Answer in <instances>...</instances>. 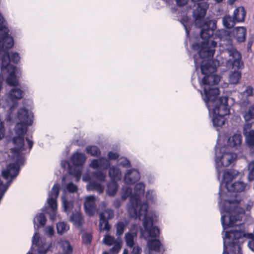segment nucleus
<instances>
[{
  "mask_svg": "<svg viewBox=\"0 0 254 254\" xmlns=\"http://www.w3.org/2000/svg\"><path fill=\"white\" fill-rule=\"evenodd\" d=\"M100 214H104V218H106L107 220L112 219L114 216V212L112 209L108 208Z\"/></svg>",
  "mask_w": 254,
  "mask_h": 254,
  "instance_id": "nucleus-49",
  "label": "nucleus"
},
{
  "mask_svg": "<svg viewBox=\"0 0 254 254\" xmlns=\"http://www.w3.org/2000/svg\"><path fill=\"white\" fill-rule=\"evenodd\" d=\"M251 124H246L244 127L243 133L246 137V142L250 148V153L254 157V129H251Z\"/></svg>",
  "mask_w": 254,
  "mask_h": 254,
  "instance_id": "nucleus-13",
  "label": "nucleus"
},
{
  "mask_svg": "<svg viewBox=\"0 0 254 254\" xmlns=\"http://www.w3.org/2000/svg\"><path fill=\"white\" fill-rule=\"evenodd\" d=\"M228 99L227 97H220L213 102L209 101V106L206 105L212 118L213 125L216 128L224 125L225 122L224 117L230 113ZM216 129L218 130V128Z\"/></svg>",
  "mask_w": 254,
  "mask_h": 254,
  "instance_id": "nucleus-8",
  "label": "nucleus"
},
{
  "mask_svg": "<svg viewBox=\"0 0 254 254\" xmlns=\"http://www.w3.org/2000/svg\"><path fill=\"white\" fill-rule=\"evenodd\" d=\"M17 118L19 122L28 125H31L33 123L34 116L32 112L25 108H21L17 111Z\"/></svg>",
  "mask_w": 254,
  "mask_h": 254,
  "instance_id": "nucleus-14",
  "label": "nucleus"
},
{
  "mask_svg": "<svg viewBox=\"0 0 254 254\" xmlns=\"http://www.w3.org/2000/svg\"><path fill=\"white\" fill-rule=\"evenodd\" d=\"M92 175L97 180L101 182H104L106 178V174L101 170L94 171Z\"/></svg>",
  "mask_w": 254,
  "mask_h": 254,
  "instance_id": "nucleus-40",
  "label": "nucleus"
},
{
  "mask_svg": "<svg viewBox=\"0 0 254 254\" xmlns=\"http://www.w3.org/2000/svg\"><path fill=\"white\" fill-rule=\"evenodd\" d=\"M24 96V92L19 88H14L10 90L9 92L7 94L8 98L13 102V105L10 106L9 108V114H10L12 112L14 107H16L17 104L16 101L21 99Z\"/></svg>",
  "mask_w": 254,
  "mask_h": 254,
  "instance_id": "nucleus-15",
  "label": "nucleus"
},
{
  "mask_svg": "<svg viewBox=\"0 0 254 254\" xmlns=\"http://www.w3.org/2000/svg\"><path fill=\"white\" fill-rule=\"evenodd\" d=\"M195 70L200 67L202 74L204 77L200 82V85L203 88V92L198 90L206 105L209 106V102H213L219 99L218 95L219 90L213 87L220 80V77L214 74L216 71L217 65L220 64L218 60H213L212 58H197V55L193 56Z\"/></svg>",
  "mask_w": 254,
  "mask_h": 254,
  "instance_id": "nucleus-4",
  "label": "nucleus"
},
{
  "mask_svg": "<svg viewBox=\"0 0 254 254\" xmlns=\"http://www.w3.org/2000/svg\"><path fill=\"white\" fill-rule=\"evenodd\" d=\"M209 4L206 2H201L197 4L196 8L193 11V16L195 18V25L201 28L200 35L204 40L201 43H194L191 48L197 51V58H212L215 53V48L217 43L222 47V54L232 57L229 61L233 66L238 67L242 64L241 54L233 46L231 35L226 30L220 29L214 31L216 28V21L215 20L202 19L206 13Z\"/></svg>",
  "mask_w": 254,
  "mask_h": 254,
  "instance_id": "nucleus-1",
  "label": "nucleus"
},
{
  "mask_svg": "<svg viewBox=\"0 0 254 254\" xmlns=\"http://www.w3.org/2000/svg\"><path fill=\"white\" fill-rule=\"evenodd\" d=\"M96 197L93 195L87 196L84 204L86 213L89 216L93 215L96 212Z\"/></svg>",
  "mask_w": 254,
  "mask_h": 254,
  "instance_id": "nucleus-18",
  "label": "nucleus"
},
{
  "mask_svg": "<svg viewBox=\"0 0 254 254\" xmlns=\"http://www.w3.org/2000/svg\"><path fill=\"white\" fill-rule=\"evenodd\" d=\"M237 22L234 17L230 15H225L223 18V24L225 27L230 29L234 26Z\"/></svg>",
  "mask_w": 254,
  "mask_h": 254,
  "instance_id": "nucleus-29",
  "label": "nucleus"
},
{
  "mask_svg": "<svg viewBox=\"0 0 254 254\" xmlns=\"http://www.w3.org/2000/svg\"><path fill=\"white\" fill-rule=\"evenodd\" d=\"M99 227L101 231H109L110 229V226L108 220L104 218V214H100V222Z\"/></svg>",
  "mask_w": 254,
  "mask_h": 254,
  "instance_id": "nucleus-30",
  "label": "nucleus"
},
{
  "mask_svg": "<svg viewBox=\"0 0 254 254\" xmlns=\"http://www.w3.org/2000/svg\"><path fill=\"white\" fill-rule=\"evenodd\" d=\"M9 29L6 22L0 26V57L1 59V70L2 73H7L6 82L10 86H17L18 81L17 76L20 74L16 67L10 64L11 62L17 64L20 60V57L17 52L10 54L8 51L14 44L13 38L8 34Z\"/></svg>",
  "mask_w": 254,
  "mask_h": 254,
  "instance_id": "nucleus-6",
  "label": "nucleus"
},
{
  "mask_svg": "<svg viewBox=\"0 0 254 254\" xmlns=\"http://www.w3.org/2000/svg\"><path fill=\"white\" fill-rule=\"evenodd\" d=\"M45 233L50 237L53 235L54 230L52 227L47 226L45 228Z\"/></svg>",
  "mask_w": 254,
  "mask_h": 254,
  "instance_id": "nucleus-53",
  "label": "nucleus"
},
{
  "mask_svg": "<svg viewBox=\"0 0 254 254\" xmlns=\"http://www.w3.org/2000/svg\"><path fill=\"white\" fill-rule=\"evenodd\" d=\"M61 166L62 168L65 169L66 168H67L68 170L69 168H70L71 167L70 166V164L68 163L67 161L66 160H62L61 161Z\"/></svg>",
  "mask_w": 254,
  "mask_h": 254,
  "instance_id": "nucleus-55",
  "label": "nucleus"
},
{
  "mask_svg": "<svg viewBox=\"0 0 254 254\" xmlns=\"http://www.w3.org/2000/svg\"><path fill=\"white\" fill-rule=\"evenodd\" d=\"M247 186L241 181H238L232 184H227L226 189L228 191V195L231 198L225 199L223 197L221 203L219 201L220 211L221 214V221L223 229L227 226H232L234 221H241L244 217L245 210H249L251 206L246 205L240 196L235 193L242 192L246 189Z\"/></svg>",
  "mask_w": 254,
  "mask_h": 254,
  "instance_id": "nucleus-2",
  "label": "nucleus"
},
{
  "mask_svg": "<svg viewBox=\"0 0 254 254\" xmlns=\"http://www.w3.org/2000/svg\"><path fill=\"white\" fill-rule=\"evenodd\" d=\"M113 205L116 208H118L121 205V201L119 199L115 200L113 202Z\"/></svg>",
  "mask_w": 254,
  "mask_h": 254,
  "instance_id": "nucleus-56",
  "label": "nucleus"
},
{
  "mask_svg": "<svg viewBox=\"0 0 254 254\" xmlns=\"http://www.w3.org/2000/svg\"><path fill=\"white\" fill-rule=\"evenodd\" d=\"M228 145L235 150L241 149L242 136L240 134H234L228 139Z\"/></svg>",
  "mask_w": 254,
  "mask_h": 254,
  "instance_id": "nucleus-20",
  "label": "nucleus"
},
{
  "mask_svg": "<svg viewBox=\"0 0 254 254\" xmlns=\"http://www.w3.org/2000/svg\"><path fill=\"white\" fill-rule=\"evenodd\" d=\"M181 23L183 25L184 28L186 30V35L187 36H189V31H190V22L189 20V18L187 16H183L180 20Z\"/></svg>",
  "mask_w": 254,
  "mask_h": 254,
  "instance_id": "nucleus-36",
  "label": "nucleus"
},
{
  "mask_svg": "<svg viewBox=\"0 0 254 254\" xmlns=\"http://www.w3.org/2000/svg\"><path fill=\"white\" fill-rule=\"evenodd\" d=\"M146 198L147 203H153L156 198V195L153 190H148L146 193Z\"/></svg>",
  "mask_w": 254,
  "mask_h": 254,
  "instance_id": "nucleus-43",
  "label": "nucleus"
},
{
  "mask_svg": "<svg viewBox=\"0 0 254 254\" xmlns=\"http://www.w3.org/2000/svg\"><path fill=\"white\" fill-rule=\"evenodd\" d=\"M252 44H253V42L252 41H249L248 42V43L247 44V49H248V51H249L251 49Z\"/></svg>",
  "mask_w": 254,
  "mask_h": 254,
  "instance_id": "nucleus-59",
  "label": "nucleus"
},
{
  "mask_svg": "<svg viewBox=\"0 0 254 254\" xmlns=\"http://www.w3.org/2000/svg\"><path fill=\"white\" fill-rule=\"evenodd\" d=\"M70 221L73 222L75 226L77 227H80L83 222L81 213L78 211L73 212L70 216Z\"/></svg>",
  "mask_w": 254,
  "mask_h": 254,
  "instance_id": "nucleus-25",
  "label": "nucleus"
},
{
  "mask_svg": "<svg viewBox=\"0 0 254 254\" xmlns=\"http://www.w3.org/2000/svg\"><path fill=\"white\" fill-rule=\"evenodd\" d=\"M137 230H131L125 234V240L127 246L128 248H132L135 245L134 241L137 238Z\"/></svg>",
  "mask_w": 254,
  "mask_h": 254,
  "instance_id": "nucleus-23",
  "label": "nucleus"
},
{
  "mask_svg": "<svg viewBox=\"0 0 254 254\" xmlns=\"http://www.w3.org/2000/svg\"><path fill=\"white\" fill-rule=\"evenodd\" d=\"M29 126L20 122L15 125V132L17 136L12 139L15 147L11 149L12 157L15 162L9 164L6 169L1 171L2 176L6 180H8L9 177L14 178L18 175L20 165H23L25 161L23 154L29 153L32 148V140L28 137L25 140L23 137L27 131V127Z\"/></svg>",
  "mask_w": 254,
  "mask_h": 254,
  "instance_id": "nucleus-5",
  "label": "nucleus"
},
{
  "mask_svg": "<svg viewBox=\"0 0 254 254\" xmlns=\"http://www.w3.org/2000/svg\"><path fill=\"white\" fill-rule=\"evenodd\" d=\"M77 166H74L71 167L68 170V172L70 174L73 175L75 178L76 181H79L80 179L81 173H82V168H77Z\"/></svg>",
  "mask_w": 254,
  "mask_h": 254,
  "instance_id": "nucleus-33",
  "label": "nucleus"
},
{
  "mask_svg": "<svg viewBox=\"0 0 254 254\" xmlns=\"http://www.w3.org/2000/svg\"><path fill=\"white\" fill-rule=\"evenodd\" d=\"M86 152L88 154L92 156H99L101 154L99 148L95 145H88L86 147Z\"/></svg>",
  "mask_w": 254,
  "mask_h": 254,
  "instance_id": "nucleus-32",
  "label": "nucleus"
},
{
  "mask_svg": "<svg viewBox=\"0 0 254 254\" xmlns=\"http://www.w3.org/2000/svg\"><path fill=\"white\" fill-rule=\"evenodd\" d=\"M64 210L65 212H69L73 208V203L71 201H67L64 196L62 197Z\"/></svg>",
  "mask_w": 254,
  "mask_h": 254,
  "instance_id": "nucleus-39",
  "label": "nucleus"
},
{
  "mask_svg": "<svg viewBox=\"0 0 254 254\" xmlns=\"http://www.w3.org/2000/svg\"><path fill=\"white\" fill-rule=\"evenodd\" d=\"M132 192V189L130 187H123L121 190V197L123 200H126Z\"/></svg>",
  "mask_w": 254,
  "mask_h": 254,
  "instance_id": "nucleus-37",
  "label": "nucleus"
},
{
  "mask_svg": "<svg viewBox=\"0 0 254 254\" xmlns=\"http://www.w3.org/2000/svg\"><path fill=\"white\" fill-rule=\"evenodd\" d=\"M237 0H228V2L229 4L232 5Z\"/></svg>",
  "mask_w": 254,
  "mask_h": 254,
  "instance_id": "nucleus-60",
  "label": "nucleus"
},
{
  "mask_svg": "<svg viewBox=\"0 0 254 254\" xmlns=\"http://www.w3.org/2000/svg\"><path fill=\"white\" fill-rule=\"evenodd\" d=\"M117 241L115 240L114 237L106 235L103 240V243L106 245L110 246Z\"/></svg>",
  "mask_w": 254,
  "mask_h": 254,
  "instance_id": "nucleus-42",
  "label": "nucleus"
},
{
  "mask_svg": "<svg viewBox=\"0 0 254 254\" xmlns=\"http://www.w3.org/2000/svg\"><path fill=\"white\" fill-rule=\"evenodd\" d=\"M226 146H222L218 148L215 147V168L217 171V176L219 180L221 173V168L230 165L237 158L236 153L228 152Z\"/></svg>",
  "mask_w": 254,
  "mask_h": 254,
  "instance_id": "nucleus-9",
  "label": "nucleus"
},
{
  "mask_svg": "<svg viewBox=\"0 0 254 254\" xmlns=\"http://www.w3.org/2000/svg\"><path fill=\"white\" fill-rule=\"evenodd\" d=\"M109 175L111 179H112V180H118L121 179V172L120 170L117 167L112 166L109 169Z\"/></svg>",
  "mask_w": 254,
  "mask_h": 254,
  "instance_id": "nucleus-28",
  "label": "nucleus"
},
{
  "mask_svg": "<svg viewBox=\"0 0 254 254\" xmlns=\"http://www.w3.org/2000/svg\"><path fill=\"white\" fill-rule=\"evenodd\" d=\"M6 106H7V104H6V105H2V107H3V108H5Z\"/></svg>",
  "mask_w": 254,
  "mask_h": 254,
  "instance_id": "nucleus-63",
  "label": "nucleus"
},
{
  "mask_svg": "<svg viewBox=\"0 0 254 254\" xmlns=\"http://www.w3.org/2000/svg\"><path fill=\"white\" fill-rule=\"evenodd\" d=\"M62 181H63V182L64 181V177H63Z\"/></svg>",
  "mask_w": 254,
  "mask_h": 254,
  "instance_id": "nucleus-64",
  "label": "nucleus"
},
{
  "mask_svg": "<svg viewBox=\"0 0 254 254\" xmlns=\"http://www.w3.org/2000/svg\"><path fill=\"white\" fill-rule=\"evenodd\" d=\"M248 169L249 171L248 179L249 181L254 180V161L249 164Z\"/></svg>",
  "mask_w": 254,
  "mask_h": 254,
  "instance_id": "nucleus-44",
  "label": "nucleus"
},
{
  "mask_svg": "<svg viewBox=\"0 0 254 254\" xmlns=\"http://www.w3.org/2000/svg\"><path fill=\"white\" fill-rule=\"evenodd\" d=\"M102 254H109V253L107 252H104Z\"/></svg>",
  "mask_w": 254,
  "mask_h": 254,
  "instance_id": "nucleus-62",
  "label": "nucleus"
},
{
  "mask_svg": "<svg viewBox=\"0 0 254 254\" xmlns=\"http://www.w3.org/2000/svg\"><path fill=\"white\" fill-rule=\"evenodd\" d=\"M69 226L64 222H60L57 224V232L60 234H63L69 229Z\"/></svg>",
  "mask_w": 254,
  "mask_h": 254,
  "instance_id": "nucleus-38",
  "label": "nucleus"
},
{
  "mask_svg": "<svg viewBox=\"0 0 254 254\" xmlns=\"http://www.w3.org/2000/svg\"><path fill=\"white\" fill-rule=\"evenodd\" d=\"M216 2H221L223 0H214Z\"/></svg>",
  "mask_w": 254,
  "mask_h": 254,
  "instance_id": "nucleus-61",
  "label": "nucleus"
},
{
  "mask_svg": "<svg viewBox=\"0 0 254 254\" xmlns=\"http://www.w3.org/2000/svg\"><path fill=\"white\" fill-rule=\"evenodd\" d=\"M147 245L150 250L157 252H159L160 251L161 244L158 240L154 239L149 240L147 241Z\"/></svg>",
  "mask_w": 254,
  "mask_h": 254,
  "instance_id": "nucleus-31",
  "label": "nucleus"
},
{
  "mask_svg": "<svg viewBox=\"0 0 254 254\" xmlns=\"http://www.w3.org/2000/svg\"><path fill=\"white\" fill-rule=\"evenodd\" d=\"M118 165L125 168H129L130 167V163L129 161L125 157H121L118 160Z\"/></svg>",
  "mask_w": 254,
  "mask_h": 254,
  "instance_id": "nucleus-48",
  "label": "nucleus"
},
{
  "mask_svg": "<svg viewBox=\"0 0 254 254\" xmlns=\"http://www.w3.org/2000/svg\"><path fill=\"white\" fill-rule=\"evenodd\" d=\"M246 11L243 6L236 8L233 12V17L237 22H242L245 20Z\"/></svg>",
  "mask_w": 254,
  "mask_h": 254,
  "instance_id": "nucleus-24",
  "label": "nucleus"
},
{
  "mask_svg": "<svg viewBox=\"0 0 254 254\" xmlns=\"http://www.w3.org/2000/svg\"><path fill=\"white\" fill-rule=\"evenodd\" d=\"M177 4L178 6H181L185 5L187 3L186 0H176Z\"/></svg>",
  "mask_w": 254,
  "mask_h": 254,
  "instance_id": "nucleus-57",
  "label": "nucleus"
},
{
  "mask_svg": "<svg viewBox=\"0 0 254 254\" xmlns=\"http://www.w3.org/2000/svg\"><path fill=\"white\" fill-rule=\"evenodd\" d=\"M131 250L130 254H141L142 253L141 248L137 245L129 248ZM123 254H128V251L127 249L124 250Z\"/></svg>",
  "mask_w": 254,
  "mask_h": 254,
  "instance_id": "nucleus-41",
  "label": "nucleus"
},
{
  "mask_svg": "<svg viewBox=\"0 0 254 254\" xmlns=\"http://www.w3.org/2000/svg\"><path fill=\"white\" fill-rule=\"evenodd\" d=\"M125 228V224L122 222H118L116 226V235L118 236L122 235Z\"/></svg>",
  "mask_w": 254,
  "mask_h": 254,
  "instance_id": "nucleus-47",
  "label": "nucleus"
},
{
  "mask_svg": "<svg viewBox=\"0 0 254 254\" xmlns=\"http://www.w3.org/2000/svg\"><path fill=\"white\" fill-rule=\"evenodd\" d=\"M92 235L91 233H84L82 236V242L84 244L89 245L92 241Z\"/></svg>",
  "mask_w": 254,
  "mask_h": 254,
  "instance_id": "nucleus-45",
  "label": "nucleus"
},
{
  "mask_svg": "<svg viewBox=\"0 0 254 254\" xmlns=\"http://www.w3.org/2000/svg\"><path fill=\"white\" fill-rule=\"evenodd\" d=\"M118 189V184L116 181L112 180L107 185V193L111 196H113L116 193Z\"/></svg>",
  "mask_w": 254,
  "mask_h": 254,
  "instance_id": "nucleus-27",
  "label": "nucleus"
},
{
  "mask_svg": "<svg viewBox=\"0 0 254 254\" xmlns=\"http://www.w3.org/2000/svg\"><path fill=\"white\" fill-rule=\"evenodd\" d=\"M243 116L246 121L254 119V104L244 113Z\"/></svg>",
  "mask_w": 254,
  "mask_h": 254,
  "instance_id": "nucleus-35",
  "label": "nucleus"
},
{
  "mask_svg": "<svg viewBox=\"0 0 254 254\" xmlns=\"http://www.w3.org/2000/svg\"><path fill=\"white\" fill-rule=\"evenodd\" d=\"M60 189V185L58 184H54L51 191L48 193L47 198V203L48 207L44 206L42 210L50 215V218L51 220L54 221L56 217V210L57 208V199L59 195Z\"/></svg>",
  "mask_w": 254,
  "mask_h": 254,
  "instance_id": "nucleus-11",
  "label": "nucleus"
},
{
  "mask_svg": "<svg viewBox=\"0 0 254 254\" xmlns=\"http://www.w3.org/2000/svg\"><path fill=\"white\" fill-rule=\"evenodd\" d=\"M230 58L226 60V65L227 66H232L233 68L236 67L237 68L239 69L243 66V63L242 61L241 62L242 63V65H241L239 67L236 66H233L231 63L228 64L229 61L230 59H232V57L229 56ZM242 58L241 59V61ZM241 78V72L238 69H235L233 71H232L230 73L229 76V81L230 83L232 84H237L239 83L240 79Z\"/></svg>",
  "mask_w": 254,
  "mask_h": 254,
  "instance_id": "nucleus-16",
  "label": "nucleus"
},
{
  "mask_svg": "<svg viewBox=\"0 0 254 254\" xmlns=\"http://www.w3.org/2000/svg\"><path fill=\"white\" fill-rule=\"evenodd\" d=\"M234 224L232 226H227L225 230L228 228L233 227L230 231H226L225 237H223V254H228L227 252V247L240 249V243L243 242L244 238L250 239L248 246L254 252V236L252 233H246L244 229L243 223H237L238 221H234ZM225 230V229H224Z\"/></svg>",
  "mask_w": 254,
  "mask_h": 254,
  "instance_id": "nucleus-7",
  "label": "nucleus"
},
{
  "mask_svg": "<svg viewBox=\"0 0 254 254\" xmlns=\"http://www.w3.org/2000/svg\"><path fill=\"white\" fill-rule=\"evenodd\" d=\"M144 191L145 185L143 183H138L135 185L134 193L130 196L127 204V211L131 217L143 220V229L140 230V234L142 238L147 239L158 237L160 230L157 227L153 226L152 217L147 216V203L140 202Z\"/></svg>",
  "mask_w": 254,
  "mask_h": 254,
  "instance_id": "nucleus-3",
  "label": "nucleus"
},
{
  "mask_svg": "<svg viewBox=\"0 0 254 254\" xmlns=\"http://www.w3.org/2000/svg\"><path fill=\"white\" fill-rule=\"evenodd\" d=\"M4 124L3 122H0V139L2 138L4 135Z\"/></svg>",
  "mask_w": 254,
  "mask_h": 254,
  "instance_id": "nucleus-54",
  "label": "nucleus"
},
{
  "mask_svg": "<svg viewBox=\"0 0 254 254\" xmlns=\"http://www.w3.org/2000/svg\"><path fill=\"white\" fill-rule=\"evenodd\" d=\"M65 189L69 192L73 193L77 191V187L72 183H69L66 185Z\"/></svg>",
  "mask_w": 254,
  "mask_h": 254,
  "instance_id": "nucleus-50",
  "label": "nucleus"
},
{
  "mask_svg": "<svg viewBox=\"0 0 254 254\" xmlns=\"http://www.w3.org/2000/svg\"><path fill=\"white\" fill-rule=\"evenodd\" d=\"M46 219L43 213L37 214L34 220V228L36 230L32 239V243L33 245L37 247V251L39 254H45L49 249V245L46 242L45 238H40L39 233L37 232L38 229L41 226H44L46 223Z\"/></svg>",
  "mask_w": 254,
  "mask_h": 254,
  "instance_id": "nucleus-10",
  "label": "nucleus"
},
{
  "mask_svg": "<svg viewBox=\"0 0 254 254\" xmlns=\"http://www.w3.org/2000/svg\"><path fill=\"white\" fill-rule=\"evenodd\" d=\"M113 247L110 250V252L113 254L118 253L121 249V242L120 240H118L114 244Z\"/></svg>",
  "mask_w": 254,
  "mask_h": 254,
  "instance_id": "nucleus-46",
  "label": "nucleus"
},
{
  "mask_svg": "<svg viewBox=\"0 0 254 254\" xmlns=\"http://www.w3.org/2000/svg\"><path fill=\"white\" fill-rule=\"evenodd\" d=\"M89 166L94 169L100 168L106 170L110 166V162L105 157H100L99 159H93L89 164Z\"/></svg>",
  "mask_w": 254,
  "mask_h": 254,
  "instance_id": "nucleus-17",
  "label": "nucleus"
},
{
  "mask_svg": "<svg viewBox=\"0 0 254 254\" xmlns=\"http://www.w3.org/2000/svg\"><path fill=\"white\" fill-rule=\"evenodd\" d=\"M140 179V175L138 170L132 169L128 170L124 177V182L127 184H132Z\"/></svg>",
  "mask_w": 254,
  "mask_h": 254,
  "instance_id": "nucleus-19",
  "label": "nucleus"
},
{
  "mask_svg": "<svg viewBox=\"0 0 254 254\" xmlns=\"http://www.w3.org/2000/svg\"><path fill=\"white\" fill-rule=\"evenodd\" d=\"M254 88L252 86H249L246 87V89L243 92V94L244 96H246V97H249L253 96L254 95Z\"/></svg>",
  "mask_w": 254,
  "mask_h": 254,
  "instance_id": "nucleus-51",
  "label": "nucleus"
},
{
  "mask_svg": "<svg viewBox=\"0 0 254 254\" xmlns=\"http://www.w3.org/2000/svg\"><path fill=\"white\" fill-rule=\"evenodd\" d=\"M87 189L90 190L96 191L99 193H102L104 190V187L96 181H90L87 186Z\"/></svg>",
  "mask_w": 254,
  "mask_h": 254,
  "instance_id": "nucleus-26",
  "label": "nucleus"
},
{
  "mask_svg": "<svg viewBox=\"0 0 254 254\" xmlns=\"http://www.w3.org/2000/svg\"><path fill=\"white\" fill-rule=\"evenodd\" d=\"M85 160V154L78 152L73 154L70 158V161L74 166L82 167Z\"/></svg>",
  "mask_w": 254,
  "mask_h": 254,
  "instance_id": "nucleus-21",
  "label": "nucleus"
},
{
  "mask_svg": "<svg viewBox=\"0 0 254 254\" xmlns=\"http://www.w3.org/2000/svg\"><path fill=\"white\" fill-rule=\"evenodd\" d=\"M82 180L85 182H89L90 181V177L88 174L84 175L82 177Z\"/></svg>",
  "mask_w": 254,
  "mask_h": 254,
  "instance_id": "nucleus-58",
  "label": "nucleus"
},
{
  "mask_svg": "<svg viewBox=\"0 0 254 254\" xmlns=\"http://www.w3.org/2000/svg\"><path fill=\"white\" fill-rule=\"evenodd\" d=\"M247 30L245 27H237L233 30V34L238 42H243L246 40Z\"/></svg>",
  "mask_w": 254,
  "mask_h": 254,
  "instance_id": "nucleus-22",
  "label": "nucleus"
},
{
  "mask_svg": "<svg viewBox=\"0 0 254 254\" xmlns=\"http://www.w3.org/2000/svg\"><path fill=\"white\" fill-rule=\"evenodd\" d=\"M238 174L239 172L234 169H228L224 171L222 180L220 184V190L219 192L220 203L222 202L223 199V194L221 190L222 185L224 184L225 187L226 188V185L230 184V182L235 178Z\"/></svg>",
  "mask_w": 254,
  "mask_h": 254,
  "instance_id": "nucleus-12",
  "label": "nucleus"
},
{
  "mask_svg": "<svg viewBox=\"0 0 254 254\" xmlns=\"http://www.w3.org/2000/svg\"><path fill=\"white\" fill-rule=\"evenodd\" d=\"M119 157L118 153L114 152L113 151H110L108 153V157L109 160H116Z\"/></svg>",
  "mask_w": 254,
  "mask_h": 254,
  "instance_id": "nucleus-52",
  "label": "nucleus"
},
{
  "mask_svg": "<svg viewBox=\"0 0 254 254\" xmlns=\"http://www.w3.org/2000/svg\"><path fill=\"white\" fill-rule=\"evenodd\" d=\"M61 247L64 253L72 254L73 249L69 242L65 240L61 241Z\"/></svg>",
  "mask_w": 254,
  "mask_h": 254,
  "instance_id": "nucleus-34",
  "label": "nucleus"
}]
</instances>
